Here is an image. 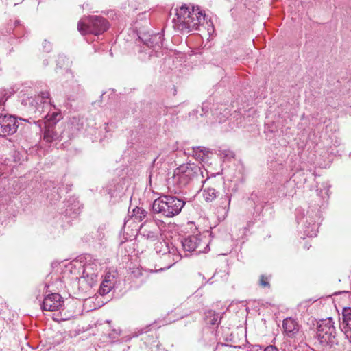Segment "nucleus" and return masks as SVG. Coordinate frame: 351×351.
<instances>
[{
  "label": "nucleus",
  "mask_w": 351,
  "mask_h": 351,
  "mask_svg": "<svg viewBox=\"0 0 351 351\" xmlns=\"http://www.w3.org/2000/svg\"><path fill=\"white\" fill-rule=\"evenodd\" d=\"M195 174L196 171L191 165L184 164L175 169L172 182L180 189L188 184Z\"/></svg>",
  "instance_id": "obj_5"
},
{
  "label": "nucleus",
  "mask_w": 351,
  "mask_h": 351,
  "mask_svg": "<svg viewBox=\"0 0 351 351\" xmlns=\"http://www.w3.org/2000/svg\"><path fill=\"white\" fill-rule=\"evenodd\" d=\"M182 245L185 252H195L196 254L205 253L208 247L206 241L199 235H191L182 241Z\"/></svg>",
  "instance_id": "obj_6"
},
{
  "label": "nucleus",
  "mask_w": 351,
  "mask_h": 351,
  "mask_svg": "<svg viewBox=\"0 0 351 351\" xmlns=\"http://www.w3.org/2000/svg\"><path fill=\"white\" fill-rule=\"evenodd\" d=\"M45 118L47 119V121L45 123V130L43 134V140L47 143L61 140V134L56 129V124L51 121L49 115L46 114Z\"/></svg>",
  "instance_id": "obj_10"
},
{
  "label": "nucleus",
  "mask_w": 351,
  "mask_h": 351,
  "mask_svg": "<svg viewBox=\"0 0 351 351\" xmlns=\"http://www.w3.org/2000/svg\"><path fill=\"white\" fill-rule=\"evenodd\" d=\"M109 27L108 21L99 16H89L82 19L77 24V29L82 34L99 35L106 32Z\"/></svg>",
  "instance_id": "obj_3"
},
{
  "label": "nucleus",
  "mask_w": 351,
  "mask_h": 351,
  "mask_svg": "<svg viewBox=\"0 0 351 351\" xmlns=\"http://www.w3.org/2000/svg\"><path fill=\"white\" fill-rule=\"evenodd\" d=\"M18 124L16 119L12 115H0V137H5L15 133Z\"/></svg>",
  "instance_id": "obj_8"
},
{
  "label": "nucleus",
  "mask_w": 351,
  "mask_h": 351,
  "mask_svg": "<svg viewBox=\"0 0 351 351\" xmlns=\"http://www.w3.org/2000/svg\"><path fill=\"white\" fill-rule=\"evenodd\" d=\"M145 217L146 211L143 208L136 207L133 210L132 218L134 219V221L141 222L145 219Z\"/></svg>",
  "instance_id": "obj_17"
},
{
  "label": "nucleus",
  "mask_w": 351,
  "mask_h": 351,
  "mask_svg": "<svg viewBox=\"0 0 351 351\" xmlns=\"http://www.w3.org/2000/svg\"><path fill=\"white\" fill-rule=\"evenodd\" d=\"M204 20L205 15L199 8L182 5L176 9V17L173 19V27L180 32L189 33L199 29Z\"/></svg>",
  "instance_id": "obj_1"
},
{
  "label": "nucleus",
  "mask_w": 351,
  "mask_h": 351,
  "mask_svg": "<svg viewBox=\"0 0 351 351\" xmlns=\"http://www.w3.org/2000/svg\"><path fill=\"white\" fill-rule=\"evenodd\" d=\"M115 277L116 275L114 271H108L105 274L99 289L101 295H106L111 291L115 283Z\"/></svg>",
  "instance_id": "obj_14"
},
{
  "label": "nucleus",
  "mask_w": 351,
  "mask_h": 351,
  "mask_svg": "<svg viewBox=\"0 0 351 351\" xmlns=\"http://www.w3.org/2000/svg\"><path fill=\"white\" fill-rule=\"evenodd\" d=\"M341 330L351 341V308H345L342 312Z\"/></svg>",
  "instance_id": "obj_12"
},
{
  "label": "nucleus",
  "mask_w": 351,
  "mask_h": 351,
  "mask_svg": "<svg viewBox=\"0 0 351 351\" xmlns=\"http://www.w3.org/2000/svg\"><path fill=\"white\" fill-rule=\"evenodd\" d=\"M202 152V150L200 149L199 147L197 148V149H194V153H195L196 157L201 158L202 156L201 154Z\"/></svg>",
  "instance_id": "obj_21"
},
{
  "label": "nucleus",
  "mask_w": 351,
  "mask_h": 351,
  "mask_svg": "<svg viewBox=\"0 0 351 351\" xmlns=\"http://www.w3.org/2000/svg\"><path fill=\"white\" fill-rule=\"evenodd\" d=\"M223 199H224V202H223V204L225 203V205H224L223 207L226 209V207H229L231 199H230V197L229 195H225Z\"/></svg>",
  "instance_id": "obj_20"
},
{
  "label": "nucleus",
  "mask_w": 351,
  "mask_h": 351,
  "mask_svg": "<svg viewBox=\"0 0 351 351\" xmlns=\"http://www.w3.org/2000/svg\"><path fill=\"white\" fill-rule=\"evenodd\" d=\"M259 285L263 287H270L269 278L265 275H261L259 279Z\"/></svg>",
  "instance_id": "obj_19"
},
{
  "label": "nucleus",
  "mask_w": 351,
  "mask_h": 351,
  "mask_svg": "<svg viewBox=\"0 0 351 351\" xmlns=\"http://www.w3.org/2000/svg\"><path fill=\"white\" fill-rule=\"evenodd\" d=\"M6 99L4 96H0V106L5 102Z\"/></svg>",
  "instance_id": "obj_22"
},
{
  "label": "nucleus",
  "mask_w": 351,
  "mask_h": 351,
  "mask_svg": "<svg viewBox=\"0 0 351 351\" xmlns=\"http://www.w3.org/2000/svg\"><path fill=\"white\" fill-rule=\"evenodd\" d=\"M165 246L168 250L167 252H165V250L163 251L162 254L167 257V258H171L172 261L168 266L169 267L170 266L173 265L175 263L179 261L181 258V254L178 252V250L175 248L174 247H172L171 249L167 245V244L165 242H158L156 243V249H158V247H162Z\"/></svg>",
  "instance_id": "obj_13"
},
{
  "label": "nucleus",
  "mask_w": 351,
  "mask_h": 351,
  "mask_svg": "<svg viewBox=\"0 0 351 351\" xmlns=\"http://www.w3.org/2000/svg\"><path fill=\"white\" fill-rule=\"evenodd\" d=\"M216 190L214 188L208 187L203 189V196L206 202H211L216 197Z\"/></svg>",
  "instance_id": "obj_18"
},
{
  "label": "nucleus",
  "mask_w": 351,
  "mask_h": 351,
  "mask_svg": "<svg viewBox=\"0 0 351 351\" xmlns=\"http://www.w3.org/2000/svg\"><path fill=\"white\" fill-rule=\"evenodd\" d=\"M101 270V263L97 259L90 258L87 260L84 266V274L90 276L92 280L97 278L99 271Z\"/></svg>",
  "instance_id": "obj_11"
},
{
  "label": "nucleus",
  "mask_w": 351,
  "mask_h": 351,
  "mask_svg": "<svg viewBox=\"0 0 351 351\" xmlns=\"http://www.w3.org/2000/svg\"><path fill=\"white\" fill-rule=\"evenodd\" d=\"M63 306L62 297L58 293H51L43 299L41 309L44 311H56L60 310Z\"/></svg>",
  "instance_id": "obj_9"
},
{
  "label": "nucleus",
  "mask_w": 351,
  "mask_h": 351,
  "mask_svg": "<svg viewBox=\"0 0 351 351\" xmlns=\"http://www.w3.org/2000/svg\"><path fill=\"white\" fill-rule=\"evenodd\" d=\"M186 202L176 196L163 195L155 199L152 204V210L168 218L178 215Z\"/></svg>",
  "instance_id": "obj_2"
},
{
  "label": "nucleus",
  "mask_w": 351,
  "mask_h": 351,
  "mask_svg": "<svg viewBox=\"0 0 351 351\" xmlns=\"http://www.w3.org/2000/svg\"><path fill=\"white\" fill-rule=\"evenodd\" d=\"M36 110L41 114L45 109L47 110L50 106L49 93L48 92L41 93L36 97Z\"/></svg>",
  "instance_id": "obj_15"
},
{
  "label": "nucleus",
  "mask_w": 351,
  "mask_h": 351,
  "mask_svg": "<svg viewBox=\"0 0 351 351\" xmlns=\"http://www.w3.org/2000/svg\"><path fill=\"white\" fill-rule=\"evenodd\" d=\"M282 332L289 338L297 339L298 340H302L303 339L301 326L296 319L292 317H287L283 320Z\"/></svg>",
  "instance_id": "obj_7"
},
{
  "label": "nucleus",
  "mask_w": 351,
  "mask_h": 351,
  "mask_svg": "<svg viewBox=\"0 0 351 351\" xmlns=\"http://www.w3.org/2000/svg\"><path fill=\"white\" fill-rule=\"evenodd\" d=\"M53 319L57 322H60V321H62V320H66V319H67V318L66 317H61L60 319L54 318Z\"/></svg>",
  "instance_id": "obj_23"
},
{
  "label": "nucleus",
  "mask_w": 351,
  "mask_h": 351,
  "mask_svg": "<svg viewBox=\"0 0 351 351\" xmlns=\"http://www.w3.org/2000/svg\"><path fill=\"white\" fill-rule=\"evenodd\" d=\"M336 330L332 318L322 319L317 323V338L322 346L335 343Z\"/></svg>",
  "instance_id": "obj_4"
},
{
  "label": "nucleus",
  "mask_w": 351,
  "mask_h": 351,
  "mask_svg": "<svg viewBox=\"0 0 351 351\" xmlns=\"http://www.w3.org/2000/svg\"><path fill=\"white\" fill-rule=\"evenodd\" d=\"M221 316L216 313L213 310H208L206 313V320L207 323L211 325L219 324Z\"/></svg>",
  "instance_id": "obj_16"
}]
</instances>
